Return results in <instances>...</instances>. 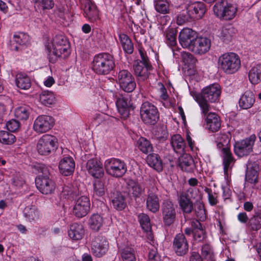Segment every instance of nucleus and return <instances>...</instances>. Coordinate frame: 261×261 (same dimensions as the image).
I'll return each mask as SVG.
<instances>
[{"instance_id":"f257e3e1","label":"nucleus","mask_w":261,"mask_h":261,"mask_svg":"<svg viewBox=\"0 0 261 261\" xmlns=\"http://www.w3.org/2000/svg\"><path fill=\"white\" fill-rule=\"evenodd\" d=\"M221 92L220 86L217 84H214L205 87L200 94L195 95V99L198 103L203 115H206L211 110L208 102L219 101Z\"/></svg>"},{"instance_id":"f03ea898","label":"nucleus","mask_w":261,"mask_h":261,"mask_svg":"<svg viewBox=\"0 0 261 261\" xmlns=\"http://www.w3.org/2000/svg\"><path fill=\"white\" fill-rule=\"evenodd\" d=\"M115 67L114 57L109 53L95 55L92 62V69L98 75H108Z\"/></svg>"},{"instance_id":"7ed1b4c3","label":"nucleus","mask_w":261,"mask_h":261,"mask_svg":"<svg viewBox=\"0 0 261 261\" xmlns=\"http://www.w3.org/2000/svg\"><path fill=\"white\" fill-rule=\"evenodd\" d=\"M53 54L55 57H49L50 62H54L57 58L65 59L70 54V44L67 38L63 35H57L53 39Z\"/></svg>"},{"instance_id":"20e7f679","label":"nucleus","mask_w":261,"mask_h":261,"mask_svg":"<svg viewBox=\"0 0 261 261\" xmlns=\"http://www.w3.org/2000/svg\"><path fill=\"white\" fill-rule=\"evenodd\" d=\"M218 64L225 73L232 74L240 68L241 60L237 54L234 53H227L219 57Z\"/></svg>"},{"instance_id":"39448f33","label":"nucleus","mask_w":261,"mask_h":261,"mask_svg":"<svg viewBox=\"0 0 261 261\" xmlns=\"http://www.w3.org/2000/svg\"><path fill=\"white\" fill-rule=\"evenodd\" d=\"M213 12L215 16L219 19L230 20L235 17L237 8L226 0H219L214 5Z\"/></svg>"},{"instance_id":"423d86ee","label":"nucleus","mask_w":261,"mask_h":261,"mask_svg":"<svg viewBox=\"0 0 261 261\" xmlns=\"http://www.w3.org/2000/svg\"><path fill=\"white\" fill-rule=\"evenodd\" d=\"M140 116L143 122L148 125H154L159 119V112L157 108L148 101L142 104Z\"/></svg>"},{"instance_id":"0eeeda50","label":"nucleus","mask_w":261,"mask_h":261,"mask_svg":"<svg viewBox=\"0 0 261 261\" xmlns=\"http://www.w3.org/2000/svg\"><path fill=\"white\" fill-rule=\"evenodd\" d=\"M42 175H38L35 179L37 188L43 194H51L55 191L56 185L55 181L46 174L47 169L40 167Z\"/></svg>"},{"instance_id":"6e6552de","label":"nucleus","mask_w":261,"mask_h":261,"mask_svg":"<svg viewBox=\"0 0 261 261\" xmlns=\"http://www.w3.org/2000/svg\"><path fill=\"white\" fill-rule=\"evenodd\" d=\"M105 167L107 173L115 177H121L127 171L126 164L118 159L107 160L105 162Z\"/></svg>"},{"instance_id":"1a4fd4ad","label":"nucleus","mask_w":261,"mask_h":261,"mask_svg":"<svg viewBox=\"0 0 261 261\" xmlns=\"http://www.w3.org/2000/svg\"><path fill=\"white\" fill-rule=\"evenodd\" d=\"M56 146V138L51 135H44L39 139L37 149L40 154L46 155L54 151Z\"/></svg>"},{"instance_id":"9d476101","label":"nucleus","mask_w":261,"mask_h":261,"mask_svg":"<svg viewBox=\"0 0 261 261\" xmlns=\"http://www.w3.org/2000/svg\"><path fill=\"white\" fill-rule=\"evenodd\" d=\"M256 140L255 135L240 141L236 142L234 144V152L239 157H243L249 155L253 151V146Z\"/></svg>"},{"instance_id":"9b49d317","label":"nucleus","mask_w":261,"mask_h":261,"mask_svg":"<svg viewBox=\"0 0 261 261\" xmlns=\"http://www.w3.org/2000/svg\"><path fill=\"white\" fill-rule=\"evenodd\" d=\"M163 221L165 225L169 226L173 224L176 218V212L173 203L169 200L163 203L161 208Z\"/></svg>"},{"instance_id":"f8f14e48","label":"nucleus","mask_w":261,"mask_h":261,"mask_svg":"<svg viewBox=\"0 0 261 261\" xmlns=\"http://www.w3.org/2000/svg\"><path fill=\"white\" fill-rule=\"evenodd\" d=\"M54 123V119L51 116L41 115L38 116L35 120L33 129L37 133H44L53 127Z\"/></svg>"},{"instance_id":"ddd939ff","label":"nucleus","mask_w":261,"mask_h":261,"mask_svg":"<svg viewBox=\"0 0 261 261\" xmlns=\"http://www.w3.org/2000/svg\"><path fill=\"white\" fill-rule=\"evenodd\" d=\"M90 209V202L89 197L81 196L77 198L73 208V214L77 218H81L86 216Z\"/></svg>"},{"instance_id":"4468645a","label":"nucleus","mask_w":261,"mask_h":261,"mask_svg":"<svg viewBox=\"0 0 261 261\" xmlns=\"http://www.w3.org/2000/svg\"><path fill=\"white\" fill-rule=\"evenodd\" d=\"M81 8L85 17L90 22H95L99 19V11L95 4L90 0H82Z\"/></svg>"},{"instance_id":"2eb2a0df","label":"nucleus","mask_w":261,"mask_h":261,"mask_svg":"<svg viewBox=\"0 0 261 261\" xmlns=\"http://www.w3.org/2000/svg\"><path fill=\"white\" fill-rule=\"evenodd\" d=\"M146 205L147 209L153 213L159 212L160 207L158 190L156 187L149 189L146 198Z\"/></svg>"},{"instance_id":"dca6fc26","label":"nucleus","mask_w":261,"mask_h":261,"mask_svg":"<svg viewBox=\"0 0 261 261\" xmlns=\"http://www.w3.org/2000/svg\"><path fill=\"white\" fill-rule=\"evenodd\" d=\"M173 248L178 256H184L189 251V244L183 233L177 234L173 240Z\"/></svg>"},{"instance_id":"f3484780","label":"nucleus","mask_w":261,"mask_h":261,"mask_svg":"<svg viewBox=\"0 0 261 261\" xmlns=\"http://www.w3.org/2000/svg\"><path fill=\"white\" fill-rule=\"evenodd\" d=\"M133 67L139 85L141 82L145 81L148 79L149 74V71L152 68L151 65L142 64V61H139V60L135 61Z\"/></svg>"},{"instance_id":"a211bd4d","label":"nucleus","mask_w":261,"mask_h":261,"mask_svg":"<svg viewBox=\"0 0 261 261\" xmlns=\"http://www.w3.org/2000/svg\"><path fill=\"white\" fill-rule=\"evenodd\" d=\"M197 36L196 32L189 28H184L179 33V41L183 47L190 50Z\"/></svg>"},{"instance_id":"6ab92c4d","label":"nucleus","mask_w":261,"mask_h":261,"mask_svg":"<svg viewBox=\"0 0 261 261\" xmlns=\"http://www.w3.org/2000/svg\"><path fill=\"white\" fill-rule=\"evenodd\" d=\"M109 244L107 241L101 237L95 238L91 243V250L94 255L100 257L108 251Z\"/></svg>"},{"instance_id":"aec40b11","label":"nucleus","mask_w":261,"mask_h":261,"mask_svg":"<svg viewBox=\"0 0 261 261\" xmlns=\"http://www.w3.org/2000/svg\"><path fill=\"white\" fill-rule=\"evenodd\" d=\"M211 45V42L208 38L197 36L191 46L190 50L196 54H203L209 50Z\"/></svg>"},{"instance_id":"412c9836","label":"nucleus","mask_w":261,"mask_h":261,"mask_svg":"<svg viewBox=\"0 0 261 261\" xmlns=\"http://www.w3.org/2000/svg\"><path fill=\"white\" fill-rule=\"evenodd\" d=\"M206 12L204 4L201 2H195L190 3L187 7V13L191 19H199L202 18Z\"/></svg>"},{"instance_id":"4be33fe9","label":"nucleus","mask_w":261,"mask_h":261,"mask_svg":"<svg viewBox=\"0 0 261 261\" xmlns=\"http://www.w3.org/2000/svg\"><path fill=\"white\" fill-rule=\"evenodd\" d=\"M86 168L89 173L94 178H100L104 174L102 164L96 158L88 160Z\"/></svg>"},{"instance_id":"5701e85b","label":"nucleus","mask_w":261,"mask_h":261,"mask_svg":"<svg viewBox=\"0 0 261 261\" xmlns=\"http://www.w3.org/2000/svg\"><path fill=\"white\" fill-rule=\"evenodd\" d=\"M59 168L60 173L64 176L72 174L75 169V162L70 156L63 158L60 162Z\"/></svg>"},{"instance_id":"b1692460","label":"nucleus","mask_w":261,"mask_h":261,"mask_svg":"<svg viewBox=\"0 0 261 261\" xmlns=\"http://www.w3.org/2000/svg\"><path fill=\"white\" fill-rule=\"evenodd\" d=\"M178 202L184 213L191 214L194 210V204L188 193L182 192L178 197Z\"/></svg>"},{"instance_id":"393cba45","label":"nucleus","mask_w":261,"mask_h":261,"mask_svg":"<svg viewBox=\"0 0 261 261\" xmlns=\"http://www.w3.org/2000/svg\"><path fill=\"white\" fill-rule=\"evenodd\" d=\"M206 127L212 132H216L221 127L220 117L215 113H207L206 115Z\"/></svg>"},{"instance_id":"a878e982","label":"nucleus","mask_w":261,"mask_h":261,"mask_svg":"<svg viewBox=\"0 0 261 261\" xmlns=\"http://www.w3.org/2000/svg\"><path fill=\"white\" fill-rule=\"evenodd\" d=\"M126 184L129 193L135 200L144 194V186L137 180L128 179Z\"/></svg>"},{"instance_id":"bb28decb","label":"nucleus","mask_w":261,"mask_h":261,"mask_svg":"<svg viewBox=\"0 0 261 261\" xmlns=\"http://www.w3.org/2000/svg\"><path fill=\"white\" fill-rule=\"evenodd\" d=\"M259 166L255 162H249L247 164V170L246 172V180L251 184L258 182V176Z\"/></svg>"},{"instance_id":"cd10ccee","label":"nucleus","mask_w":261,"mask_h":261,"mask_svg":"<svg viewBox=\"0 0 261 261\" xmlns=\"http://www.w3.org/2000/svg\"><path fill=\"white\" fill-rule=\"evenodd\" d=\"M255 100L253 92L250 90H247L240 97L239 105L241 109L247 110L253 106Z\"/></svg>"},{"instance_id":"c85d7f7f","label":"nucleus","mask_w":261,"mask_h":261,"mask_svg":"<svg viewBox=\"0 0 261 261\" xmlns=\"http://www.w3.org/2000/svg\"><path fill=\"white\" fill-rule=\"evenodd\" d=\"M178 166L184 171L193 172L195 165L192 157L188 154H185L178 159Z\"/></svg>"},{"instance_id":"c756f323","label":"nucleus","mask_w":261,"mask_h":261,"mask_svg":"<svg viewBox=\"0 0 261 261\" xmlns=\"http://www.w3.org/2000/svg\"><path fill=\"white\" fill-rule=\"evenodd\" d=\"M29 36L23 33L14 35L13 39L10 41L11 50H18L20 46L25 44L29 41Z\"/></svg>"},{"instance_id":"7c9ffc66","label":"nucleus","mask_w":261,"mask_h":261,"mask_svg":"<svg viewBox=\"0 0 261 261\" xmlns=\"http://www.w3.org/2000/svg\"><path fill=\"white\" fill-rule=\"evenodd\" d=\"M68 232L71 239L73 240H79L83 238L85 230L82 224L74 223L70 226Z\"/></svg>"},{"instance_id":"2f4dec72","label":"nucleus","mask_w":261,"mask_h":261,"mask_svg":"<svg viewBox=\"0 0 261 261\" xmlns=\"http://www.w3.org/2000/svg\"><path fill=\"white\" fill-rule=\"evenodd\" d=\"M222 158L224 173L227 176L228 170L231 169L236 162V160L233 158L230 148L224 149V153L222 154Z\"/></svg>"},{"instance_id":"473e14b6","label":"nucleus","mask_w":261,"mask_h":261,"mask_svg":"<svg viewBox=\"0 0 261 261\" xmlns=\"http://www.w3.org/2000/svg\"><path fill=\"white\" fill-rule=\"evenodd\" d=\"M191 226L194 228V240L198 242L203 241L206 238V233L200 222L198 220L193 221L191 222Z\"/></svg>"},{"instance_id":"72a5a7b5","label":"nucleus","mask_w":261,"mask_h":261,"mask_svg":"<svg viewBox=\"0 0 261 261\" xmlns=\"http://www.w3.org/2000/svg\"><path fill=\"white\" fill-rule=\"evenodd\" d=\"M170 143L175 152L181 154L184 152L186 143L180 135H173L171 139Z\"/></svg>"},{"instance_id":"f704fd0d","label":"nucleus","mask_w":261,"mask_h":261,"mask_svg":"<svg viewBox=\"0 0 261 261\" xmlns=\"http://www.w3.org/2000/svg\"><path fill=\"white\" fill-rule=\"evenodd\" d=\"M249 80L252 84H257L261 81V64L253 66L250 70Z\"/></svg>"},{"instance_id":"c9c22d12","label":"nucleus","mask_w":261,"mask_h":261,"mask_svg":"<svg viewBox=\"0 0 261 261\" xmlns=\"http://www.w3.org/2000/svg\"><path fill=\"white\" fill-rule=\"evenodd\" d=\"M119 38L124 51L128 54H132L134 51V45L129 37L124 33H120Z\"/></svg>"},{"instance_id":"e433bc0d","label":"nucleus","mask_w":261,"mask_h":261,"mask_svg":"<svg viewBox=\"0 0 261 261\" xmlns=\"http://www.w3.org/2000/svg\"><path fill=\"white\" fill-rule=\"evenodd\" d=\"M234 34V28L231 25H227L222 28L219 37L224 42L228 43L231 40Z\"/></svg>"},{"instance_id":"4c0bfd02","label":"nucleus","mask_w":261,"mask_h":261,"mask_svg":"<svg viewBox=\"0 0 261 261\" xmlns=\"http://www.w3.org/2000/svg\"><path fill=\"white\" fill-rule=\"evenodd\" d=\"M112 203L114 207L119 211L124 209L126 205L124 197L118 192L113 193Z\"/></svg>"},{"instance_id":"58836bf2","label":"nucleus","mask_w":261,"mask_h":261,"mask_svg":"<svg viewBox=\"0 0 261 261\" xmlns=\"http://www.w3.org/2000/svg\"><path fill=\"white\" fill-rule=\"evenodd\" d=\"M148 165L158 171H161L163 169V164L160 156L158 154H150L147 156Z\"/></svg>"},{"instance_id":"ea45409f","label":"nucleus","mask_w":261,"mask_h":261,"mask_svg":"<svg viewBox=\"0 0 261 261\" xmlns=\"http://www.w3.org/2000/svg\"><path fill=\"white\" fill-rule=\"evenodd\" d=\"M16 84L19 88L23 90L29 89L31 86L29 77L23 73H19L16 75Z\"/></svg>"},{"instance_id":"a19ab883","label":"nucleus","mask_w":261,"mask_h":261,"mask_svg":"<svg viewBox=\"0 0 261 261\" xmlns=\"http://www.w3.org/2000/svg\"><path fill=\"white\" fill-rule=\"evenodd\" d=\"M35 8L38 11H45L54 8V0H32Z\"/></svg>"},{"instance_id":"79ce46f5","label":"nucleus","mask_w":261,"mask_h":261,"mask_svg":"<svg viewBox=\"0 0 261 261\" xmlns=\"http://www.w3.org/2000/svg\"><path fill=\"white\" fill-rule=\"evenodd\" d=\"M103 219L98 214H93L88 220V224L91 229L95 231H98L103 224Z\"/></svg>"},{"instance_id":"37998d69","label":"nucleus","mask_w":261,"mask_h":261,"mask_svg":"<svg viewBox=\"0 0 261 261\" xmlns=\"http://www.w3.org/2000/svg\"><path fill=\"white\" fill-rule=\"evenodd\" d=\"M31 109L29 106H23L17 108L15 110V116L20 120H27L31 114Z\"/></svg>"},{"instance_id":"c03bdc74","label":"nucleus","mask_w":261,"mask_h":261,"mask_svg":"<svg viewBox=\"0 0 261 261\" xmlns=\"http://www.w3.org/2000/svg\"><path fill=\"white\" fill-rule=\"evenodd\" d=\"M137 145L139 149L145 154L151 152L153 150L152 145L150 141L144 137H141L138 140Z\"/></svg>"},{"instance_id":"a18cd8bd","label":"nucleus","mask_w":261,"mask_h":261,"mask_svg":"<svg viewBox=\"0 0 261 261\" xmlns=\"http://www.w3.org/2000/svg\"><path fill=\"white\" fill-rule=\"evenodd\" d=\"M23 214L30 221H36L39 218V212L34 205L26 206L24 209Z\"/></svg>"},{"instance_id":"49530a36","label":"nucleus","mask_w":261,"mask_h":261,"mask_svg":"<svg viewBox=\"0 0 261 261\" xmlns=\"http://www.w3.org/2000/svg\"><path fill=\"white\" fill-rule=\"evenodd\" d=\"M166 43L173 48L177 44L176 32L173 29H169L165 33Z\"/></svg>"},{"instance_id":"de8ad7c7","label":"nucleus","mask_w":261,"mask_h":261,"mask_svg":"<svg viewBox=\"0 0 261 261\" xmlns=\"http://www.w3.org/2000/svg\"><path fill=\"white\" fill-rule=\"evenodd\" d=\"M138 219L142 228L146 232H149L151 229L150 220L148 215L144 213L139 214Z\"/></svg>"},{"instance_id":"09e8293b","label":"nucleus","mask_w":261,"mask_h":261,"mask_svg":"<svg viewBox=\"0 0 261 261\" xmlns=\"http://www.w3.org/2000/svg\"><path fill=\"white\" fill-rule=\"evenodd\" d=\"M105 182L100 180H95L93 184L94 192L93 196L100 197L103 196L106 192Z\"/></svg>"},{"instance_id":"8fccbe9b","label":"nucleus","mask_w":261,"mask_h":261,"mask_svg":"<svg viewBox=\"0 0 261 261\" xmlns=\"http://www.w3.org/2000/svg\"><path fill=\"white\" fill-rule=\"evenodd\" d=\"M40 101L45 106L52 105L55 101L53 93L49 91H43L40 95Z\"/></svg>"},{"instance_id":"3c124183","label":"nucleus","mask_w":261,"mask_h":261,"mask_svg":"<svg viewBox=\"0 0 261 261\" xmlns=\"http://www.w3.org/2000/svg\"><path fill=\"white\" fill-rule=\"evenodd\" d=\"M196 217L201 220L206 218L205 210L204 205L200 201H197L194 204V210Z\"/></svg>"},{"instance_id":"603ef678","label":"nucleus","mask_w":261,"mask_h":261,"mask_svg":"<svg viewBox=\"0 0 261 261\" xmlns=\"http://www.w3.org/2000/svg\"><path fill=\"white\" fill-rule=\"evenodd\" d=\"M249 225L253 230L261 228V213L255 212V215L249 221Z\"/></svg>"},{"instance_id":"864d4df0","label":"nucleus","mask_w":261,"mask_h":261,"mask_svg":"<svg viewBox=\"0 0 261 261\" xmlns=\"http://www.w3.org/2000/svg\"><path fill=\"white\" fill-rule=\"evenodd\" d=\"M155 9L160 13H168L169 12V3L166 0H156L155 2Z\"/></svg>"},{"instance_id":"5fc2aeb1","label":"nucleus","mask_w":261,"mask_h":261,"mask_svg":"<svg viewBox=\"0 0 261 261\" xmlns=\"http://www.w3.org/2000/svg\"><path fill=\"white\" fill-rule=\"evenodd\" d=\"M15 140L14 135L4 130L0 131V142L5 144H12Z\"/></svg>"},{"instance_id":"6e6d98bb","label":"nucleus","mask_w":261,"mask_h":261,"mask_svg":"<svg viewBox=\"0 0 261 261\" xmlns=\"http://www.w3.org/2000/svg\"><path fill=\"white\" fill-rule=\"evenodd\" d=\"M121 257L123 261H136L135 251L130 247H126L122 250Z\"/></svg>"},{"instance_id":"4d7b16f0","label":"nucleus","mask_w":261,"mask_h":261,"mask_svg":"<svg viewBox=\"0 0 261 261\" xmlns=\"http://www.w3.org/2000/svg\"><path fill=\"white\" fill-rule=\"evenodd\" d=\"M120 88L124 92H132L136 87V83L134 77L125 81L119 85Z\"/></svg>"},{"instance_id":"13d9d810","label":"nucleus","mask_w":261,"mask_h":261,"mask_svg":"<svg viewBox=\"0 0 261 261\" xmlns=\"http://www.w3.org/2000/svg\"><path fill=\"white\" fill-rule=\"evenodd\" d=\"M218 140V142L217 144V147L221 150L223 154L224 153V149L229 148L227 145L229 143L230 139L227 135L223 134H220Z\"/></svg>"},{"instance_id":"bf43d9fd","label":"nucleus","mask_w":261,"mask_h":261,"mask_svg":"<svg viewBox=\"0 0 261 261\" xmlns=\"http://www.w3.org/2000/svg\"><path fill=\"white\" fill-rule=\"evenodd\" d=\"M133 77L134 76L132 74L127 70L122 69L120 70L118 73L117 81L119 85H120Z\"/></svg>"},{"instance_id":"052dcab7","label":"nucleus","mask_w":261,"mask_h":261,"mask_svg":"<svg viewBox=\"0 0 261 261\" xmlns=\"http://www.w3.org/2000/svg\"><path fill=\"white\" fill-rule=\"evenodd\" d=\"M76 188L74 187L71 184H68L63 187L62 193L65 198H73L75 195Z\"/></svg>"},{"instance_id":"680f3d73","label":"nucleus","mask_w":261,"mask_h":261,"mask_svg":"<svg viewBox=\"0 0 261 261\" xmlns=\"http://www.w3.org/2000/svg\"><path fill=\"white\" fill-rule=\"evenodd\" d=\"M116 103L117 108L124 107L130 108L132 106L130 100L128 98L124 96L118 98Z\"/></svg>"},{"instance_id":"e2e57ef3","label":"nucleus","mask_w":261,"mask_h":261,"mask_svg":"<svg viewBox=\"0 0 261 261\" xmlns=\"http://www.w3.org/2000/svg\"><path fill=\"white\" fill-rule=\"evenodd\" d=\"M182 59L185 64L193 65L196 62V59L194 58L193 56L187 52L181 53Z\"/></svg>"},{"instance_id":"0e129e2a","label":"nucleus","mask_w":261,"mask_h":261,"mask_svg":"<svg viewBox=\"0 0 261 261\" xmlns=\"http://www.w3.org/2000/svg\"><path fill=\"white\" fill-rule=\"evenodd\" d=\"M6 127L10 132H15L19 128L20 123L18 120L11 119L7 122Z\"/></svg>"},{"instance_id":"69168bd1","label":"nucleus","mask_w":261,"mask_h":261,"mask_svg":"<svg viewBox=\"0 0 261 261\" xmlns=\"http://www.w3.org/2000/svg\"><path fill=\"white\" fill-rule=\"evenodd\" d=\"M191 19L190 15L186 13H181L178 14L176 18V23L178 25H182Z\"/></svg>"},{"instance_id":"338daca9","label":"nucleus","mask_w":261,"mask_h":261,"mask_svg":"<svg viewBox=\"0 0 261 261\" xmlns=\"http://www.w3.org/2000/svg\"><path fill=\"white\" fill-rule=\"evenodd\" d=\"M148 257V261H160V256L158 254L157 249L154 247L149 249Z\"/></svg>"},{"instance_id":"774afa93","label":"nucleus","mask_w":261,"mask_h":261,"mask_svg":"<svg viewBox=\"0 0 261 261\" xmlns=\"http://www.w3.org/2000/svg\"><path fill=\"white\" fill-rule=\"evenodd\" d=\"M204 191L207 193L208 201L211 205H215L218 203L216 197L213 195L212 190L208 188H205Z\"/></svg>"}]
</instances>
